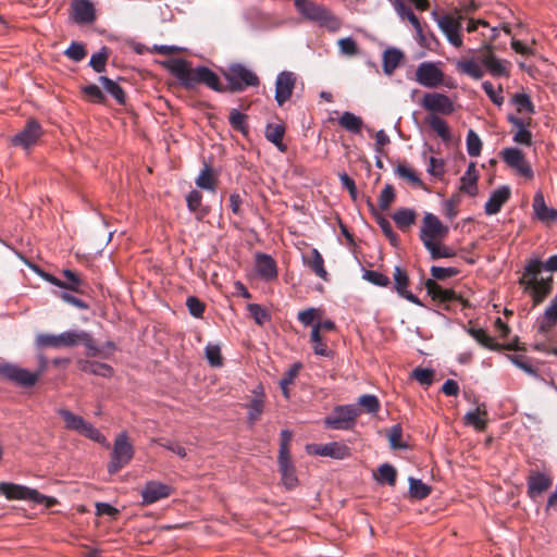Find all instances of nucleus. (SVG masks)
Instances as JSON below:
<instances>
[{
    "label": "nucleus",
    "mask_w": 557,
    "mask_h": 557,
    "mask_svg": "<svg viewBox=\"0 0 557 557\" xmlns=\"http://www.w3.org/2000/svg\"><path fill=\"white\" fill-rule=\"evenodd\" d=\"M482 88H483V90L485 91V94L488 96V98L491 99V101L494 104H496V106H502L503 104L504 97L502 95V92H503L502 86H499L498 90H496L494 88V85L491 82L485 81L482 84Z\"/></svg>",
    "instance_id": "obj_59"
},
{
    "label": "nucleus",
    "mask_w": 557,
    "mask_h": 557,
    "mask_svg": "<svg viewBox=\"0 0 557 557\" xmlns=\"http://www.w3.org/2000/svg\"><path fill=\"white\" fill-rule=\"evenodd\" d=\"M379 476L376 481L379 483H386L389 486H394L396 483V469L389 463H383L379 467Z\"/></svg>",
    "instance_id": "obj_44"
},
{
    "label": "nucleus",
    "mask_w": 557,
    "mask_h": 557,
    "mask_svg": "<svg viewBox=\"0 0 557 557\" xmlns=\"http://www.w3.org/2000/svg\"><path fill=\"white\" fill-rule=\"evenodd\" d=\"M404 53L396 48H388L383 53V71L385 74L391 75L398 67Z\"/></svg>",
    "instance_id": "obj_31"
},
{
    "label": "nucleus",
    "mask_w": 557,
    "mask_h": 557,
    "mask_svg": "<svg viewBox=\"0 0 557 557\" xmlns=\"http://www.w3.org/2000/svg\"><path fill=\"white\" fill-rule=\"evenodd\" d=\"M511 195L510 187L507 185L494 189L484 206L485 214L494 215L498 213L502 207L509 200Z\"/></svg>",
    "instance_id": "obj_19"
},
{
    "label": "nucleus",
    "mask_w": 557,
    "mask_h": 557,
    "mask_svg": "<svg viewBox=\"0 0 557 557\" xmlns=\"http://www.w3.org/2000/svg\"><path fill=\"white\" fill-rule=\"evenodd\" d=\"M82 371L102 377H110L113 374V368L110 364L99 361H84Z\"/></svg>",
    "instance_id": "obj_34"
},
{
    "label": "nucleus",
    "mask_w": 557,
    "mask_h": 557,
    "mask_svg": "<svg viewBox=\"0 0 557 557\" xmlns=\"http://www.w3.org/2000/svg\"><path fill=\"white\" fill-rule=\"evenodd\" d=\"M387 436H388L389 445L393 449H406L408 447L407 444H405L400 441L401 436H403V428L399 423L393 425L389 429Z\"/></svg>",
    "instance_id": "obj_52"
},
{
    "label": "nucleus",
    "mask_w": 557,
    "mask_h": 557,
    "mask_svg": "<svg viewBox=\"0 0 557 557\" xmlns=\"http://www.w3.org/2000/svg\"><path fill=\"white\" fill-rule=\"evenodd\" d=\"M110 50L107 47H102L97 53H94L90 58L89 65L97 73L106 71V64L109 59Z\"/></svg>",
    "instance_id": "obj_43"
},
{
    "label": "nucleus",
    "mask_w": 557,
    "mask_h": 557,
    "mask_svg": "<svg viewBox=\"0 0 557 557\" xmlns=\"http://www.w3.org/2000/svg\"><path fill=\"white\" fill-rule=\"evenodd\" d=\"M63 275L66 281H63V285L59 286L60 288L71 290L76 294L84 293L83 286L84 282L79 278V276L72 270L65 269L63 271Z\"/></svg>",
    "instance_id": "obj_38"
},
{
    "label": "nucleus",
    "mask_w": 557,
    "mask_h": 557,
    "mask_svg": "<svg viewBox=\"0 0 557 557\" xmlns=\"http://www.w3.org/2000/svg\"><path fill=\"white\" fill-rule=\"evenodd\" d=\"M430 273L432 275V280H446L451 276H456L459 273V270L454 267L443 268L437 265H432L430 269Z\"/></svg>",
    "instance_id": "obj_57"
},
{
    "label": "nucleus",
    "mask_w": 557,
    "mask_h": 557,
    "mask_svg": "<svg viewBox=\"0 0 557 557\" xmlns=\"http://www.w3.org/2000/svg\"><path fill=\"white\" fill-rule=\"evenodd\" d=\"M444 73L432 62H422L416 71V81L429 88H435L443 83Z\"/></svg>",
    "instance_id": "obj_13"
},
{
    "label": "nucleus",
    "mask_w": 557,
    "mask_h": 557,
    "mask_svg": "<svg viewBox=\"0 0 557 557\" xmlns=\"http://www.w3.org/2000/svg\"><path fill=\"white\" fill-rule=\"evenodd\" d=\"M57 413L63 419L64 426L67 430L75 431L96 443H103L106 441L102 433L83 417L74 414L66 408L57 409Z\"/></svg>",
    "instance_id": "obj_7"
},
{
    "label": "nucleus",
    "mask_w": 557,
    "mask_h": 557,
    "mask_svg": "<svg viewBox=\"0 0 557 557\" xmlns=\"http://www.w3.org/2000/svg\"><path fill=\"white\" fill-rule=\"evenodd\" d=\"M307 448L314 455L331 457L334 459H345L349 455V448L345 444L337 442H332L324 445H309Z\"/></svg>",
    "instance_id": "obj_21"
},
{
    "label": "nucleus",
    "mask_w": 557,
    "mask_h": 557,
    "mask_svg": "<svg viewBox=\"0 0 557 557\" xmlns=\"http://www.w3.org/2000/svg\"><path fill=\"white\" fill-rule=\"evenodd\" d=\"M64 54L74 62L82 61L86 54L87 51L85 49V46L81 42L73 41L69 48L64 51Z\"/></svg>",
    "instance_id": "obj_55"
},
{
    "label": "nucleus",
    "mask_w": 557,
    "mask_h": 557,
    "mask_svg": "<svg viewBox=\"0 0 557 557\" xmlns=\"http://www.w3.org/2000/svg\"><path fill=\"white\" fill-rule=\"evenodd\" d=\"M409 284V277L407 273L401 270L400 267L396 265L394 268V285L398 295L403 294L407 290V286Z\"/></svg>",
    "instance_id": "obj_56"
},
{
    "label": "nucleus",
    "mask_w": 557,
    "mask_h": 557,
    "mask_svg": "<svg viewBox=\"0 0 557 557\" xmlns=\"http://www.w3.org/2000/svg\"><path fill=\"white\" fill-rule=\"evenodd\" d=\"M421 106L430 114L449 115L455 111L451 99L447 95L440 92L425 94L421 100Z\"/></svg>",
    "instance_id": "obj_11"
},
{
    "label": "nucleus",
    "mask_w": 557,
    "mask_h": 557,
    "mask_svg": "<svg viewBox=\"0 0 557 557\" xmlns=\"http://www.w3.org/2000/svg\"><path fill=\"white\" fill-rule=\"evenodd\" d=\"M354 405L369 414H376L381 408L379 398L373 394L361 395Z\"/></svg>",
    "instance_id": "obj_35"
},
{
    "label": "nucleus",
    "mask_w": 557,
    "mask_h": 557,
    "mask_svg": "<svg viewBox=\"0 0 557 557\" xmlns=\"http://www.w3.org/2000/svg\"><path fill=\"white\" fill-rule=\"evenodd\" d=\"M205 355L211 367L219 368L223 364L221 348L218 344H208L205 348Z\"/></svg>",
    "instance_id": "obj_49"
},
{
    "label": "nucleus",
    "mask_w": 557,
    "mask_h": 557,
    "mask_svg": "<svg viewBox=\"0 0 557 557\" xmlns=\"http://www.w3.org/2000/svg\"><path fill=\"white\" fill-rule=\"evenodd\" d=\"M0 377L27 388L37 383L39 373H33L12 362H0Z\"/></svg>",
    "instance_id": "obj_10"
},
{
    "label": "nucleus",
    "mask_w": 557,
    "mask_h": 557,
    "mask_svg": "<svg viewBox=\"0 0 557 557\" xmlns=\"http://www.w3.org/2000/svg\"><path fill=\"white\" fill-rule=\"evenodd\" d=\"M252 393L255 394V397L247 405V419L249 425L251 426L256 423V421L259 420L264 409L263 388L261 386H258L252 391Z\"/></svg>",
    "instance_id": "obj_26"
},
{
    "label": "nucleus",
    "mask_w": 557,
    "mask_h": 557,
    "mask_svg": "<svg viewBox=\"0 0 557 557\" xmlns=\"http://www.w3.org/2000/svg\"><path fill=\"white\" fill-rule=\"evenodd\" d=\"M164 66L187 90H193L197 85L203 84L219 92H240L250 86L256 87L260 84L258 75L239 63L231 64L227 70L223 72L227 81L226 86L222 85L218 75L209 67L199 66L193 69L190 67V63L184 59L169 60L164 62Z\"/></svg>",
    "instance_id": "obj_1"
},
{
    "label": "nucleus",
    "mask_w": 557,
    "mask_h": 557,
    "mask_svg": "<svg viewBox=\"0 0 557 557\" xmlns=\"http://www.w3.org/2000/svg\"><path fill=\"white\" fill-rule=\"evenodd\" d=\"M367 203H368L371 212L375 215L376 223L379 224L382 233L389 240L392 246L397 247L398 235L394 232L391 222L384 215H381L377 213V211L370 198L367 199Z\"/></svg>",
    "instance_id": "obj_27"
},
{
    "label": "nucleus",
    "mask_w": 557,
    "mask_h": 557,
    "mask_svg": "<svg viewBox=\"0 0 557 557\" xmlns=\"http://www.w3.org/2000/svg\"><path fill=\"white\" fill-rule=\"evenodd\" d=\"M143 504H153L171 494V486L168 484L149 481L141 490Z\"/></svg>",
    "instance_id": "obj_20"
},
{
    "label": "nucleus",
    "mask_w": 557,
    "mask_h": 557,
    "mask_svg": "<svg viewBox=\"0 0 557 557\" xmlns=\"http://www.w3.org/2000/svg\"><path fill=\"white\" fill-rule=\"evenodd\" d=\"M278 471L282 475V482L286 486V488H294L298 479L296 476V469L290 459V456H278Z\"/></svg>",
    "instance_id": "obj_25"
},
{
    "label": "nucleus",
    "mask_w": 557,
    "mask_h": 557,
    "mask_svg": "<svg viewBox=\"0 0 557 557\" xmlns=\"http://www.w3.org/2000/svg\"><path fill=\"white\" fill-rule=\"evenodd\" d=\"M71 17L76 24H92L96 21V10L89 0H73Z\"/></svg>",
    "instance_id": "obj_18"
},
{
    "label": "nucleus",
    "mask_w": 557,
    "mask_h": 557,
    "mask_svg": "<svg viewBox=\"0 0 557 557\" xmlns=\"http://www.w3.org/2000/svg\"><path fill=\"white\" fill-rule=\"evenodd\" d=\"M310 337L314 344L313 351L315 355L323 357H329L331 355V350L322 343L320 325H314L312 327Z\"/></svg>",
    "instance_id": "obj_47"
},
{
    "label": "nucleus",
    "mask_w": 557,
    "mask_h": 557,
    "mask_svg": "<svg viewBox=\"0 0 557 557\" xmlns=\"http://www.w3.org/2000/svg\"><path fill=\"white\" fill-rule=\"evenodd\" d=\"M511 102L516 107L518 113H533L534 112V106L531 101V98L529 95L524 92H518L515 94L511 97Z\"/></svg>",
    "instance_id": "obj_41"
},
{
    "label": "nucleus",
    "mask_w": 557,
    "mask_h": 557,
    "mask_svg": "<svg viewBox=\"0 0 557 557\" xmlns=\"http://www.w3.org/2000/svg\"><path fill=\"white\" fill-rule=\"evenodd\" d=\"M478 175H469V173H463L460 178V190L469 196H475L478 194Z\"/></svg>",
    "instance_id": "obj_50"
},
{
    "label": "nucleus",
    "mask_w": 557,
    "mask_h": 557,
    "mask_svg": "<svg viewBox=\"0 0 557 557\" xmlns=\"http://www.w3.org/2000/svg\"><path fill=\"white\" fill-rule=\"evenodd\" d=\"M295 7L304 17L319 23L332 32H336L341 27V21L324 5L311 0H295Z\"/></svg>",
    "instance_id": "obj_5"
},
{
    "label": "nucleus",
    "mask_w": 557,
    "mask_h": 557,
    "mask_svg": "<svg viewBox=\"0 0 557 557\" xmlns=\"http://www.w3.org/2000/svg\"><path fill=\"white\" fill-rule=\"evenodd\" d=\"M424 288L426 294L434 300L438 302H451L459 301L460 297L453 289L443 288L438 285L434 280L428 278L424 282Z\"/></svg>",
    "instance_id": "obj_22"
},
{
    "label": "nucleus",
    "mask_w": 557,
    "mask_h": 557,
    "mask_svg": "<svg viewBox=\"0 0 557 557\" xmlns=\"http://www.w3.org/2000/svg\"><path fill=\"white\" fill-rule=\"evenodd\" d=\"M424 248L429 251L431 259L437 260L441 258H453L455 257L456 252L447 248L445 246H441L437 243H430L429 240L425 243Z\"/></svg>",
    "instance_id": "obj_42"
},
{
    "label": "nucleus",
    "mask_w": 557,
    "mask_h": 557,
    "mask_svg": "<svg viewBox=\"0 0 557 557\" xmlns=\"http://www.w3.org/2000/svg\"><path fill=\"white\" fill-rule=\"evenodd\" d=\"M480 61L493 76H509L506 62L495 57L493 53V46L491 44H485L482 47Z\"/></svg>",
    "instance_id": "obj_16"
},
{
    "label": "nucleus",
    "mask_w": 557,
    "mask_h": 557,
    "mask_svg": "<svg viewBox=\"0 0 557 557\" xmlns=\"http://www.w3.org/2000/svg\"><path fill=\"white\" fill-rule=\"evenodd\" d=\"M425 123L441 137V139H449V128L446 121L436 114H429Z\"/></svg>",
    "instance_id": "obj_39"
},
{
    "label": "nucleus",
    "mask_w": 557,
    "mask_h": 557,
    "mask_svg": "<svg viewBox=\"0 0 557 557\" xmlns=\"http://www.w3.org/2000/svg\"><path fill=\"white\" fill-rule=\"evenodd\" d=\"M448 233V227L443 225L441 220L433 213H425L420 228L419 237L425 246V243H434L435 238H443Z\"/></svg>",
    "instance_id": "obj_12"
},
{
    "label": "nucleus",
    "mask_w": 557,
    "mask_h": 557,
    "mask_svg": "<svg viewBox=\"0 0 557 557\" xmlns=\"http://www.w3.org/2000/svg\"><path fill=\"white\" fill-rule=\"evenodd\" d=\"M302 368L301 362L293 363L283 374L282 379L278 382V385L282 389V393L285 398H289L288 385H290L295 377L298 375L300 369Z\"/></svg>",
    "instance_id": "obj_37"
},
{
    "label": "nucleus",
    "mask_w": 557,
    "mask_h": 557,
    "mask_svg": "<svg viewBox=\"0 0 557 557\" xmlns=\"http://www.w3.org/2000/svg\"><path fill=\"white\" fill-rule=\"evenodd\" d=\"M511 362L519 368L520 370L524 371L527 374L531 376H537L536 369L530 363V361L520 355H516L511 357Z\"/></svg>",
    "instance_id": "obj_61"
},
{
    "label": "nucleus",
    "mask_w": 557,
    "mask_h": 557,
    "mask_svg": "<svg viewBox=\"0 0 557 557\" xmlns=\"http://www.w3.org/2000/svg\"><path fill=\"white\" fill-rule=\"evenodd\" d=\"M338 124L354 135H361L363 122L361 117L355 115L351 112H344L338 120Z\"/></svg>",
    "instance_id": "obj_33"
},
{
    "label": "nucleus",
    "mask_w": 557,
    "mask_h": 557,
    "mask_svg": "<svg viewBox=\"0 0 557 557\" xmlns=\"http://www.w3.org/2000/svg\"><path fill=\"white\" fill-rule=\"evenodd\" d=\"M186 306L188 308L189 313L194 318H201L205 312V305L195 296H189L186 299Z\"/></svg>",
    "instance_id": "obj_63"
},
{
    "label": "nucleus",
    "mask_w": 557,
    "mask_h": 557,
    "mask_svg": "<svg viewBox=\"0 0 557 557\" xmlns=\"http://www.w3.org/2000/svg\"><path fill=\"white\" fill-rule=\"evenodd\" d=\"M99 82L102 84L107 92H109L119 104H125L126 95L117 83H115L107 76H100Z\"/></svg>",
    "instance_id": "obj_36"
},
{
    "label": "nucleus",
    "mask_w": 557,
    "mask_h": 557,
    "mask_svg": "<svg viewBox=\"0 0 557 557\" xmlns=\"http://www.w3.org/2000/svg\"><path fill=\"white\" fill-rule=\"evenodd\" d=\"M532 208L535 218L543 223L557 220V209L547 207L544 196L541 191H537L534 195Z\"/></svg>",
    "instance_id": "obj_24"
},
{
    "label": "nucleus",
    "mask_w": 557,
    "mask_h": 557,
    "mask_svg": "<svg viewBox=\"0 0 557 557\" xmlns=\"http://www.w3.org/2000/svg\"><path fill=\"white\" fill-rule=\"evenodd\" d=\"M247 116L238 110L233 109L230 114V123L232 127L238 131L243 136H248V126L246 124Z\"/></svg>",
    "instance_id": "obj_48"
},
{
    "label": "nucleus",
    "mask_w": 557,
    "mask_h": 557,
    "mask_svg": "<svg viewBox=\"0 0 557 557\" xmlns=\"http://www.w3.org/2000/svg\"><path fill=\"white\" fill-rule=\"evenodd\" d=\"M520 284L524 285L527 290H530L534 305H539L552 292L553 276L550 274L543 275L542 261L534 258L525 265Z\"/></svg>",
    "instance_id": "obj_3"
},
{
    "label": "nucleus",
    "mask_w": 557,
    "mask_h": 557,
    "mask_svg": "<svg viewBox=\"0 0 557 557\" xmlns=\"http://www.w3.org/2000/svg\"><path fill=\"white\" fill-rule=\"evenodd\" d=\"M256 272L264 281H271L277 277V268L275 260L267 253L258 252L256 255Z\"/></svg>",
    "instance_id": "obj_23"
},
{
    "label": "nucleus",
    "mask_w": 557,
    "mask_h": 557,
    "mask_svg": "<svg viewBox=\"0 0 557 557\" xmlns=\"http://www.w3.org/2000/svg\"><path fill=\"white\" fill-rule=\"evenodd\" d=\"M0 494L8 499L32 500L35 504H45L47 507H52L58 503L54 497L46 496L35 488L14 483L0 482Z\"/></svg>",
    "instance_id": "obj_6"
},
{
    "label": "nucleus",
    "mask_w": 557,
    "mask_h": 557,
    "mask_svg": "<svg viewBox=\"0 0 557 557\" xmlns=\"http://www.w3.org/2000/svg\"><path fill=\"white\" fill-rule=\"evenodd\" d=\"M57 413L63 419L64 426L67 430L75 431L96 443H103L106 441L102 433L83 417L74 414L66 408L57 409Z\"/></svg>",
    "instance_id": "obj_8"
},
{
    "label": "nucleus",
    "mask_w": 557,
    "mask_h": 557,
    "mask_svg": "<svg viewBox=\"0 0 557 557\" xmlns=\"http://www.w3.org/2000/svg\"><path fill=\"white\" fill-rule=\"evenodd\" d=\"M469 334L483 347L495 349L494 339L482 329H469Z\"/></svg>",
    "instance_id": "obj_53"
},
{
    "label": "nucleus",
    "mask_w": 557,
    "mask_h": 557,
    "mask_svg": "<svg viewBox=\"0 0 557 557\" xmlns=\"http://www.w3.org/2000/svg\"><path fill=\"white\" fill-rule=\"evenodd\" d=\"M311 259L302 257L305 264H307V267H309L317 276L325 281L327 278V272L324 268V260L322 255L317 248L311 249Z\"/></svg>",
    "instance_id": "obj_32"
},
{
    "label": "nucleus",
    "mask_w": 557,
    "mask_h": 557,
    "mask_svg": "<svg viewBox=\"0 0 557 557\" xmlns=\"http://www.w3.org/2000/svg\"><path fill=\"white\" fill-rule=\"evenodd\" d=\"M296 76L293 72L284 71L277 75L275 82V100L283 106L293 95Z\"/></svg>",
    "instance_id": "obj_17"
},
{
    "label": "nucleus",
    "mask_w": 557,
    "mask_h": 557,
    "mask_svg": "<svg viewBox=\"0 0 557 557\" xmlns=\"http://www.w3.org/2000/svg\"><path fill=\"white\" fill-rule=\"evenodd\" d=\"M79 344L84 345L89 357H96L100 351L91 334L83 330H69L58 335L44 333L36 337L39 347H74Z\"/></svg>",
    "instance_id": "obj_2"
},
{
    "label": "nucleus",
    "mask_w": 557,
    "mask_h": 557,
    "mask_svg": "<svg viewBox=\"0 0 557 557\" xmlns=\"http://www.w3.org/2000/svg\"><path fill=\"white\" fill-rule=\"evenodd\" d=\"M362 277L369 283L380 287H386L389 284V278L386 275L374 270H366Z\"/></svg>",
    "instance_id": "obj_54"
},
{
    "label": "nucleus",
    "mask_w": 557,
    "mask_h": 557,
    "mask_svg": "<svg viewBox=\"0 0 557 557\" xmlns=\"http://www.w3.org/2000/svg\"><path fill=\"white\" fill-rule=\"evenodd\" d=\"M392 218L397 227L405 231L416 223L417 212L411 208H400L393 213Z\"/></svg>",
    "instance_id": "obj_30"
},
{
    "label": "nucleus",
    "mask_w": 557,
    "mask_h": 557,
    "mask_svg": "<svg viewBox=\"0 0 557 557\" xmlns=\"http://www.w3.org/2000/svg\"><path fill=\"white\" fill-rule=\"evenodd\" d=\"M557 324V308L548 306L543 314V321L540 326L541 330L550 329Z\"/></svg>",
    "instance_id": "obj_64"
},
{
    "label": "nucleus",
    "mask_w": 557,
    "mask_h": 557,
    "mask_svg": "<svg viewBox=\"0 0 557 557\" xmlns=\"http://www.w3.org/2000/svg\"><path fill=\"white\" fill-rule=\"evenodd\" d=\"M456 69L459 73L466 74L476 81L484 76V71L475 59L459 60L456 63Z\"/></svg>",
    "instance_id": "obj_29"
},
{
    "label": "nucleus",
    "mask_w": 557,
    "mask_h": 557,
    "mask_svg": "<svg viewBox=\"0 0 557 557\" xmlns=\"http://www.w3.org/2000/svg\"><path fill=\"white\" fill-rule=\"evenodd\" d=\"M412 376L422 385H431L434 377V371L429 368H416Z\"/></svg>",
    "instance_id": "obj_60"
},
{
    "label": "nucleus",
    "mask_w": 557,
    "mask_h": 557,
    "mask_svg": "<svg viewBox=\"0 0 557 557\" xmlns=\"http://www.w3.org/2000/svg\"><path fill=\"white\" fill-rule=\"evenodd\" d=\"M395 199V191L394 187L391 184H386L384 188L381 191L380 198H379V206L382 210L388 209L391 203Z\"/></svg>",
    "instance_id": "obj_62"
},
{
    "label": "nucleus",
    "mask_w": 557,
    "mask_h": 557,
    "mask_svg": "<svg viewBox=\"0 0 557 557\" xmlns=\"http://www.w3.org/2000/svg\"><path fill=\"white\" fill-rule=\"evenodd\" d=\"M285 124L282 121L269 123L265 127V139H283Z\"/></svg>",
    "instance_id": "obj_58"
},
{
    "label": "nucleus",
    "mask_w": 557,
    "mask_h": 557,
    "mask_svg": "<svg viewBox=\"0 0 557 557\" xmlns=\"http://www.w3.org/2000/svg\"><path fill=\"white\" fill-rule=\"evenodd\" d=\"M437 23L447 40L456 48H460L462 46V39L460 36L462 16L459 15L458 17H454L451 15H444L438 18Z\"/></svg>",
    "instance_id": "obj_15"
},
{
    "label": "nucleus",
    "mask_w": 557,
    "mask_h": 557,
    "mask_svg": "<svg viewBox=\"0 0 557 557\" xmlns=\"http://www.w3.org/2000/svg\"><path fill=\"white\" fill-rule=\"evenodd\" d=\"M133 457L134 447L128 441L127 433H119L114 440L111 458L107 466L108 472L110 474L117 473L122 468L131 462Z\"/></svg>",
    "instance_id": "obj_9"
},
{
    "label": "nucleus",
    "mask_w": 557,
    "mask_h": 557,
    "mask_svg": "<svg viewBox=\"0 0 557 557\" xmlns=\"http://www.w3.org/2000/svg\"><path fill=\"white\" fill-rule=\"evenodd\" d=\"M211 165L207 162L203 163V168L200 171L199 175L196 178V185L206 190H214V184L211 178Z\"/></svg>",
    "instance_id": "obj_45"
},
{
    "label": "nucleus",
    "mask_w": 557,
    "mask_h": 557,
    "mask_svg": "<svg viewBox=\"0 0 557 557\" xmlns=\"http://www.w3.org/2000/svg\"><path fill=\"white\" fill-rule=\"evenodd\" d=\"M409 481V494L412 498L424 499L431 493V487L423 483L422 480L410 476Z\"/></svg>",
    "instance_id": "obj_40"
},
{
    "label": "nucleus",
    "mask_w": 557,
    "mask_h": 557,
    "mask_svg": "<svg viewBox=\"0 0 557 557\" xmlns=\"http://www.w3.org/2000/svg\"><path fill=\"white\" fill-rule=\"evenodd\" d=\"M502 156L506 164L516 170L518 173L523 175L524 177L531 178L533 177V171L525 160L522 151L516 147H508L502 151Z\"/></svg>",
    "instance_id": "obj_14"
},
{
    "label": "nucleus",
    "mask_w": 557,
    "mask_h": 557,
    "mask_svg": "<svg viewBox=\"0 0 557 557\" xmlns=\"http://www.w3.org/2000/svg\"><path fill=\"white\" fill-rule=\"evenodd\" d=\"M361 413L362 409L357 408V405H337L324 418L323 424L329 430L352 431L357 425V418Z\"/></svg>",
    "instance_id": "obj_4"
},
{
    "label": "nucleus",
    "mask_w": 557,
    "mask_h": 557,
    "mask_svg": "<svg viewBox=\"0 0 557 557\" xmlns=\"http://www.w3.org/2000/svg\"><path fill=\"white\" fill-rule=\"evenodd\" d=\"M247 310L258 325H263L271 319L270 313L259 304H248Z\"/></svg>",
    "instance_id": "obj_46"
},
{
    "label": "nucleus",
    "mask_w": 557,
    "mask_h": 557,
    "mask_svg": "<svg viewBox=\"0 0 557 557\" xmlns=\"http://www.w3.org/2000/svg\"><path fill=\"white\" fill-rule=\"evenodd\" d=\"M41 127L36 121H29L24 129L13 139H38L41 136Z\"/></svg>",
    "instance_id": "obj_51"
},
{
    "label": "nucleus",
    "mask_w": 557,
    "mask_h": 557,
    "mask_svg": "<svg viewBox=\"0 0 557 557\" xmlns=\"http://www.w3.org/2000/svg\"><path fill=\"white\" fill-rule=\"evenodd\" d=\"M550 484L552 481L544 473H534L528 480V494L534 499L545 492Z\"/></svg>",
    "instance_id": "obj_28"
}]
</instances>
